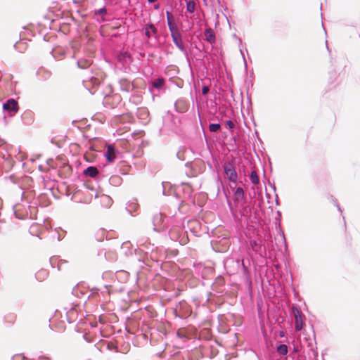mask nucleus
Wrapping results in <instances>:
<instances>
[{"mask_svg":"<svg viewBox=\"0 0 360 360\" xmlns=\"http://www.w3.org/2000/svg\"><path fill=\"white\" fill-rule=\"evenodd\" d=\"M49 276V272L46 269H40L35 274V277L37 281H43Z\"/></svg>","mask_w":360,"mask_h":360,"instance_id":"obj_23","label":"nucleus"},{"mask_svg":"<svg viewBox=\"0 0 360 360\" xmlns=\"http://www.w3.org/2000/svg\"><path fill=\"white\" fill-rule=\"evenodd\" d=\"M102 348L105 347L108 350L118 352L117 347L112 342L105 341L101 345Z\"/></svg>","mask_w":360,"mask_h":360,"instance_id":"obj_27","label":"nucleus"},{"mask_svg":"<svg viewBox=\"0 0 360 360\" xmlns=\"http://www.w3.org/2000/svg\"><path fill=\"white\" fill-rule=\"evenodd\" d=\"M104 255H105V259L110 262L115 261L117 257V254L115 252L111 251V250L105 252Z\"/></svg>","mask_w":360,"mask_h":360,"instance_id":"obj_30","label":"nucleus"},{"mask_svg":"<svg viewBox=\"0 0 360 360\" xmlns=\"http://www.w3.org/2000/svg\"><path fill=\"white\" fill-rule=\"evenodd\" d=\"M14 214L16 218L20 220H23L25 219H27L29 217L28 212H21L20 209V206L18 207H14Z\"/></svg>","mask_w":360,"mask_h":360,"instance_id":"obj_20","label":"nucleus"},{"mask_svg":"<svg viewBox=\"0 0 360 360\" xmlns=\"http://www.w3.org/2000/svg\"><path fill=\"white\" fill-rule=\"evenodd\" d=\"M210 91V88L207 86H203L202 87V94L203 95H207Z\"/></svg>","mask_w":360,"mask_h":360,"instance_id":"obj_38","label":"nucleus"},{"mask_svg":"<svg viewBox=\"0 0 360 360\" xmlns=\"http://www.w3.org/2000/svg\"><path fill=\"white\" fill-rule=\"evenodd\" d=\"M108 13L107 9L105 6H103L99 9L94 10V15H101L102 16V21H104L103 17L106 15Z\"/></svg>","mask_w":360,"mask_h":360,"instance_id":"obj_33","label":"nucleus"},{"mask_svg":"<svg viewBox=\"0 0 360 360\" xmlns=\"http://www.w3.org/2000/svg\"><path fill=\"white\" fill-rule=\"evenodd\" d=\"M250 245L252 250L259 255H262V254L265 252L264 249L262 248V243L260 240H252L250 242Z\"/></svg>","mask_w":360,"mask_h":360,"instance_id":"obj_11","label":"nucleus"},{"mask_svg":"<svg viewBox=\"0 0 360 360\" xmlns=\"http://www.w3.org/2000/svg\"><path fill=\"white\" fill-rule=\"evenodd\" d=\"M153 7L155 10H158L160 8V4H155L153 5Z\"/></svg>","mask_w":360,"mask_h":360,"instance_id":"obj_45","label":"nucleus"},{"mask_svg":"<svg viewBox=\"0 0 360 360\" xmlns=\"http://www.w3.org/2000/svg\"><path fill=\"white\" fill-rule=\"evenodd\" d=\"M167 217L162 213L154 214L153 217V230L157 232L164 231L167 229Z\"/></svg>","mask_w":360,"mask_h":360,"instance_id":"obj_3","label":"nucleus"},{"mask_svg":"<svg viewBox=\"0 0 360 360\" xmlns=\"http://www.w3.org/2000/svg\"><path fill=\"white\" fill-rule=\"evenodd\" d=\"M174 105L176 108V110L180 113L186 112L188 109L187 104L186 101L183 99H179L178 101H176Z\"/></svg>","mask_w":360,"mask_h":360,"instance_id":"obj_15","label":"nucleus"},{"mask_svg":"<svg viewBox=\"0 0 360 360\" xmlns=\"http://www.w3.org/2000/svg\"><path fill=\"white\" fill-rule=\"evenodd\" d=\"M22 119L24 122L28 124L32 120V112H25L22 115Z\"/></svg>","mask_w":360,"mask_h":360,"instance_id":"obj_35","label":"nucleus"},{"mask_svg":"<svg viewBox=\"0 0 360 360\" xmlns=\"http://www.w3.org/2000/svg\"><path fill=\"white\" fill-rule=\"evenodd\" d=\"M205 39L206 41L210 42V44H213L216 41L215 33L213 30L210 27H207L205 30L204 32Z\"/></svg>","mask_w":360,"mask_h":360,"instance_id":"obj_12","label":"nucleus"},{"mask_svg":"<svg viewBox=\"0 0 360 360\" xmlns=\"http://www.w3.org/2000/svg\"><path fill=\"white\" fill-rule=\"evenodd\" d=\"M240 53H241V55H242V56L243 58V60H244L245 66V68H247L248 65H247V62H246L244 53H243V51L241 50H240Z\"/></svg>","mask_w":360,"mask_h":360,"instance_id":"obj_44","label":"nucleus"},{"mask_svg":"<svg viewBox=\"0 0 360 360\" xmlns=\"http://www.w3.org/2000/svg\"><path fill=\"white\" fill-rule=\"evenodd\" d=\"M25 44V42H23L22 40H21L20 41L16 42L14 44V47L15 50H17L18 51L22 53L27 49V46Z\"/></svg>","mask_w":360,"mask_h":360,"instance_id":"obj_28","label":"nucleus"},{"mask_svg":"<svg viewBox=\"0 0 360 360\" xmlns=\"http://www.w3.org/2000/svg\"><path fill=\"white\" fill-rule=\"evenodd\" d=\"M146 249L144 250H142L143 251H146V254L148 255V252L149 250H150L151 252L153 251V248H152L151 249L150 248V247H147V246H145Z\"/></svg>","mask_w":360,"mask_h":360,"instance_id":"obj_41","label":"nucleus"},{"mask_svg":"<svg viewBox=\"0 0 360 360\" xmlns=\"http://www.w3.org/2000/svg\"><path fill=\"white\" fill-rule=\"evenodd\" d=\"M117 153H118V151L115 148L114 146H112L111 144L108 145V146L103 153L107 161L108 162V164L111 165L110 163L112 162L115 160Z\"/></svg>","mask_w":360,"mask_h":360,"instance_id":"obj_8","label":"nucleus"},{"mask_svg":"<svg viewBox=\"0 0 360 360\" xmlns=\"http://www.w3.org/2000/svg\"><path fill=\"white\" fill-rule=\"evenodd\" d=\"M109 98H110V96H105V103H108V99H109Z\"/></svg>","mask_w":360,"mask_h":360,"instance_id":"obj_47","label":"nucleus"},{"mask_svg":"<svg viewBox=\"0 0 360 360\" xmlns=\"http://www.w3.org/2000/svg\"><path fill=\"white\" fill-rule=\"evenodd\" d=\"M195 9V3L193 0H189L186 2V11L188 13H193Z\"/></svg>","mask_w":360,"mask_h":360,"instance_id":"obj_32","label":"nucleus"},{"mask_svg":"<svg viewBox=\"0 0 360 360\" xmlns=\"http://www.w3.org/2000/svg\"><path fill=\"white\" fill-rule=\"evenodd\" d=\"M166 15H167V25H168V27H169L170 32L178 30V27L174 25V23L172 21V15L171 13L169 11H167Z\"/></svg>","mask_w":360,"mask_h":360,"instance_id":"obj_22","label":"nucleus"},{"mask_svg":"<svg viewBox=\"0 0 360 360\" xmlns=\"http://www.w3.org/2000/svg\"><path fill=\"white\" fill-rule=\"evenodd\" d=\"M276 205H278V204H279V201H278V195H276Z\"/></svg>","mask_w":360,"mask_h":360,"instance_id":"obj_50","label":"nucleus"},{"mask_svg":"<svg viewBox=\"0 0 360 360\" xmlns=\"http://www.w3.org/2000/svg\"><path fill=\"white\" fill-rule=\"evenodd\" d=\"M138 209H139V205L136 201L129 202L126 207L127 211L131 215H132L133 212H136L138 210Z\"/></svg>","mask_w":360,"mask_h":360,"instance_id":"obj_25","label":"nucleus"},{"mask_svg":"<svg viewBox=\"0 0 360 360\" xmlns=\"http://www.w3.org/2000/svg\"><path fill=\"white\" fill-rule=\"evenodd\" d=\"M150 258H151V259L155 260V258L153 257V256L151 255Z\"/></svg>","mask_w":360,"mask_h":360,"instance_id":"obj_54","label":"nucleus"},{"mask_svg":"<svg viewBox=\"0 0 360 360\" xmlns=\"http://www.w3.org/2000/svg\"><path fill=\"white\" fill-rule=\"evenodd\" d=\"M292 311L295 317V329L300 331L303 327L302 311L296 307H293Z\"/></svg>","mask_w":360,"mask_h":360,"instance_id":"obj_7","label":"nucleus"},{"mask_svg":"<svg viewBox=\"0 0 360 360\" xmlns=\"http://www.w3.org/2000/svg\"><path fill=\"white\" fill-rule=\"evenodd\" d=\"M177 157H178L179 158H180V157H179V153H177Z\"/></svg>","mask_w":360,"mask_h":360,"instance_id":"obj_56","label":"nucleus"},{"mask_svg":"<svg viewBox=\"0 0 360 360\" xmlns=\"http://www.w3.org/2000/svg\"><path fill=\"white\" fill-rule=\"evenodd\" d=\"M100 301L98 291H89L82 286L77 285L72 291L69 301L65 302L63 311L65 319L69 323L77 321L79 314L81 313L82 304H86L87 302L95 304Z\"/></svg>","mask_w":360,"mask_h":360,"instance_id":"obj_1","label":"nucleus"},{"mask_svg":"<svg viewBox=\"0 0 360 360\" xmlns=\"http://www.w3.org/2000/svg\"><path fill=\"white\" fill-rule=\"evenodd\" d=\"M4 222H5L4 219H0V223H4Z\"/></svg>","mask_w":360,"mask_h":360,"instance_id":"obj_52","label":"nucleus"},{"mask_svg":"<svg viewBox=\"0 0 360 360\" xmlns=\"http://www.w3.org/2000/svg\"><path fill=\"white\" fill-rule=\"evenodd\" d=\"M221 128V125L219 123H211L209 125V129L211 132H217Z\"/></svg>","mask_w":360,"mask_h":360,"instance_id":"obj_34","label":"nucleus"},{"mask_svg":"<svg viewBox=\"0 0 360 360\" xmlns=\"http://www.w3.org/2000/svg\"><path fill=\"white\" fill-rule=\"evenodd\" d=\"M3 109L4 111L7 112L9 115L13 116L18 110V102L13 98H10L3 104Z\"/></svg>","mask_w":360,"mask_h":360,"instance_id":"obj_5","label":"nucleus"},{"mask_svg":"<svg viewBox=\"0 0 360 360\" xmlns=\"http://www.w3.org/2000/svg\"><path fill=\"white\" fill-rule=\"evenodd\" d=\"M165 83V80L163 77H158V79L153 80L150 82V84L153 88H155L158 90H160L164 86Z\"/></svg>","mask_w":360,"mask_h":360,"instance_id":"obj_19","label":"nucleus"},{"mask_svg":"<svg viewBox=\"0 0 360 360\" xmlns=\"http://www.w3.org/2000/svg\"><path fill=\"white\" fill-rule=\"evenodd\" d=\"M90 82L94 86H98L100 84V80L98 78L95 77H91L90 79Z\"/></svg>","mask_w":360,"mask_h":360,"instance_id":"obj_36","label":"nucleus"},{"mask_svg":"<svg viewBox=\"0 0 360 360\" xmlns=\"http://www.w3.org/2000/svg\"><path fill=\"white\" fill-rule=\"evenodd\" d=\"M57 261V258L56 257H51L50 258V264L51 265L52 267H55V264Z\"/></svg>","mask_w":360,"mask_h":360,"instance_id":"obj_39","label":"nucleus"},{"mask_svg":"<svg viewBox=\"0 0 360 360\" xmlns=\"http://www.w3.org/2000/svg\"><path fill=\"white\" fill-rule=\"evenodd\" d=\"M110 167H112V165L109 164H105L101 169L94 166H89L84 170L83 174L86 176L97 178L98 180H101L110 175V172H108Z\"/></svg>","mask_w":360,"mask_h":360,"instance_id":"obj_2","label":"nucleus"},{"mask_svg":"<svg viewBox=\"0 0 360 360\" xmlns=\"http://www.w3.org/2000/svg\"><path fill=\"white\" fill-rule=\"evenodd\" d=\"M281 237H282V239L285 241V236H284V233H282V236H281Z\"/></svg>","mask_w":360,"mask_h":360,"instance_id":"obj_51","label":"nucleus"},{"mask_svg":"<svg viewBox=\"0 0 360 360\" xmlns=\"http://www.w3.org/2000/svg\"><path fill=\"white\" fill-rule=\"evenodd\" d=\"M224 170L229 180L236 184L238 179V174L233 164L229 162H225L224 165Z\"/></svg>","mask_w":360,"mask_h":360,"instance_id":"obj_4","label":"nucleus"},{"mask_svg":"<svg viewBox=\"0 0 360 360\" xmlns=\"http://www.w3.org/2000/svg\"><path fill=\"white\" fill-rule=\"evenodd\" d=\"M37 75L40 79L46 80L51 77V72L43 68H41L37 70Z\"/></svg>","mask_w":360,"mask_h":360,"instance_id":"obj_21","label":"nucleus"},{"mask_svg":"<svg viewBox=\"0 0 360 360\" xmlns=\"http://www.w3.org/2000/svg\"><path fill=\"white\" fill-rule=\"evenodd\" d=\"M94 198L96 199L100 198L101 199L100 200L101 205L102 207H109L112 203V198L108 195L100 194V193L96 192L94 195Z\"/></svg>","mask_w":360,"mask_h":360,"instance_id":"obj_10","label":"nucleus"},{"mask_svg":"<svg viewBox=\"0 0 360 360\" xmlns=\"http://www.w3.org/2000/svg\"><path fill=\"white\" fill-rule=\"evenodd\" d=\"M52 56L56 60H60L63 57L65 53L62 49L58 48L52 50Z\"/></svg>","mask_w":360,"mask_h":360,"instance_id":"obj_26","label":"nucleus"},{"mask_svg":"<svg viewBox=\"0 0 360 360\" xmlns=\"http://www.w3.org/2000/svg\"><path fill=\"white\" fill-rule=\"evenodd\" d=\"M137 260L139 262L141 263V264H146V263L144 262L143 259H141V258H137Z\"/></svg>","mask_w":360,"mask_h":360,"instance_id":"obj_46","label":"nucleus"},{"mask_svg":"<svg viewBox=\"0 0 360 360\" xmlns=\"http://www.w3.org/2000/svg\"><path fill=\"white\" fill-rule=\"evenodd\" d=\"M37 360H51V359L45 356H40Z\"/></svg>","mask_w":360,"mask_h":360,"instance_id":"obj_42","label":"nucleus"},{"mask_svg":"<svg viewBox=\"0 0 360 360\" xmlns=\"http://www.w3.org/2000/svg\"><path fill=\"white\" fill-rule=\"evenodd\" d=\"M167 184V183H165V182H162V187H163V191H162V193H163V195H167V194L166 193V192H165V186H166V184Z\"/></svg>","mask_w":360,"mask_h":360,"instance_id":"obj_43","label":"nucleus"},{"mask_svg":"<svg viewBox=\"0 0 360 360\" xmlns=\"http://www.w3.org/2000/svg\"><path fill=\"white\" fill-rule=\"evenodd\" d=\"M171 37L174 44L179 48V49L183 52L186 51V48L184 45L182 37L179 29L172 31L171 32Z\"/></svg>","mask_w":360,"mask_h":360,"instance_id":"obj_6","label":"nucleus"},{"mask_svg":"<svg viewBox=\"0 0 360 360\" xmlns=\"http://www.w3.org/2000/svg\"><path fill=\"white\" fill-rule=\"evenodd\" d=\"M242 264H243V266L244 268H245V264H244V262H242Z\"/></svg>","mask_w":360,"mask_h":360,"instance_id":"obj_55","label":"nucleus"},{"mask_svg":"<svg viewBox=\"0 0 360 360\" xmlns=\"http://www.w3.org/2000/svg\"><path fill=\"white\" fill-rule=\"evenodd\" d=\"M121 250H122V252H124V254L127 256H129V255H133V252H136V250H134L132 248H131V244L130 243L129 241H127V242H124L122 245H121Z\"/></svg>","mask_w":360,"mask_h":360,"instance_id":"obj_13","label":"nucleus"},{"mask_svg":"<svg viewBox=\"0 0 360 360\" xmlns=\"http://www.w3.org/2000/svg\"><path fill=\"white\" fill-rule=\"evenodd\" d=\"M276 351L279 354L285 356L288 352V348L286 345L281 344L277 347Z\"/></svg>","mask_w":360,"mask_h":360,"instance_id":"obj_29","label":"nucleus"},{"mask_svg":"<svg viewBox=\"0 0 360 360\" xmlns=\"http://www.w3.org/2000/svg\"><path fill=\"white\" fill-rule=\"evenodd\" d=\"M119 89L124 93H129L134 89V84L127 79L122 78L118 81Z\"/></svg>","mask_w":360,"mask_h":360,"instance_id":"obj_9","label":"nucleus"},{"mask_svg":"<svg viewBox=\"0 0 360 360\" xmlns=\"http://www.w3.org/2000/svg\"><path fill=\"white\" fill-rule=\"evenodd\" d=\"M16 320V316L13 314H8L4 317V323L7 327L12 326Z\"/></svg>","mask_w":360,"mask_h":360,"instance_id":"obj_18","label":"nucleus"},{"mask_svg":"<svg viewBox=\"0 0 360 360\" xmlns=\"http://www.w3.org/2000/svg\"><path fill=\"white\" fill-rule=\"evenodd\" d=\"M157 28L155 27L153 24H148L146 25L145 27V34L146 36L149 39L151 37L150 32H153V34H157Z\"/></svg>","mask_w":360,"mask_h":360,"instance_id":"obj_24","label":"nucleus"},{"mask_svg":"<svg viewBox=\"0 0 360 360\" xmlns=\"http://www.w3.org/2000/svg\"><path fill=\"white\" fill-rule=\"evenodd\" d=\"M250 180L252 184L257 185L259 182V176L256 172V171L253 170L251 172L250 174Z\"/></svg>","mask_w":360,"mask_h":360,"instance_id":"obj_31","label":"nucleus"},{"mask_svg":"<svg viewBox=\"0 0 360 360\" xmlns=\"http://www.w3.org/2000/svg\"><path fill=\"white\" fill-rule=\"evenodd\" d=\"M336 206H337V207H338V210L340 212H342V210H341V208H340V205H338V203H336Z\"/></svg>","mask_w":360,"mask_h":360,"instance_id":"obj_48","label":"nucleus"},{"mask_svg":"<svg viewBox=\"0 0 360 360\" xmlns=\"http://www.w3.org/2000/svg\"><path fill=\"white\" fill-rule=\"evenodd\" d=\"M158 0H148V3H150V4L155 3Z\"/></svg>","mask_w":360,"mask_h":360,"instance_id":"obj_49","label":"nucleus"},{"mask_svg":"<svg viewBox=\"0 0 360 360\" xmlns=\"http://www.w3.org/2000/svg\"><path fill=\"white\" fill-rule=\"evenodd\" d=\"M92 64V60L89 58H79L77 61V67L80 69H87Z\"/></svg>","mask_w":360,"mask_h":360,"instance_id":"obj_16","label":"nucleus"},{"mask_svg":"<svg viewBox=\"0 0 360 360\" xmlns=\"http://www.w3.org/2000/svg\"><path fill=\"white\" fill-rule=\"evenodd\" d=\"M245 197L244 190L242 187L239 186L234 191V201L239 202L243 200Z\"/></svg>","mask_w":360,"mask_h":360,"instance_id":"obj_17","label":"nucleus"},{"mask_svg":"<svg viewBox=\"0 0 360 360\" xmlns=\"http://www.w3.org/2000/svg\"><path fill=\"white\" fill-rule=\"evenodd\" d=\"M226 124V127L230 129H233L235 127L234 123L231 120H227Z\"/></svg>","mask_w":360,"mask_h":360,"instance_id":"obj_37","label":"nucleus"},{"mask_svg":"<svg viewBox=\"0 0 360 360\" xmlns=\"http://www.w3.org/2000/svg\"><path fill=\"white\" fill-rule=\"evenodd\" d=\"M111 168L108 171V172H110V177L108 179V182L110 185L114 186H120L122 184V178L116 174H112V172L110 171Z\"/></svg>","mask_w":360,"mask_h":360,"instance_id":"obj_14","label":"nucleus"},{"mask_svg":"<svg viewBox=\"0 0 360 360\" xmlns=\"http://www.w3.org/2000/svg\"><path fill=\"white\" fill-rule=\"evenodd\" d=\"M113 97L116 103H119L122 100L121 96L119 95H114Z\"/></svg>","mask_w":360,"mask_h":360,"instance_id":"obj_40","label":"nucleus"},{"mask_svg":"<svg viewBox=\"0 0 360 360\" xmlns=\"http://www.w3.org/2000/svg\"><path fill=\"white\" fill-rule=\"evenodd\" d=\"M273 189H274V191H276V186H275V185H273Z\"/></svg>","mask_w":360,"mask_h":360,"instance_id":"obj_53","label":"nucleus"}]
</instances>
